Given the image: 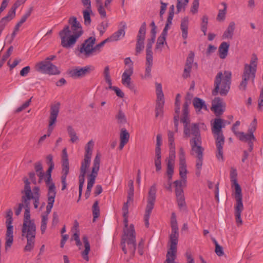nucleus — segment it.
I'll return each instance as SVG.
<instances>
[{
	"mask_svg": "<svg viewBox=\"0 0 263 263\" xmlns=\"http://www.w3.org/2000/svg\"><path fill=\"white\" fill-rule=\"evenodd\" d=\"M154 163L156 171L160 172L161 170V153L155 152Z\"/></svg>",
	"mask_w": 263,
	"mask_h": 263,
	"instance_id": "6e6d98bb",
	"label": "nucleus"
},
{
	"mask_svg": "<svg viewBox=\"0 0 263 263\" xmlns=\"http://www.w3.org/2000/svg\"><path fill=\"white\" fill-rule=\"evenodd\" d=\"M27 244L25 247L24 250L27 252H30L34 247L35 237H27Z\"/></svg>",
	"mask_w": 263,
	"mask_h": 263,
	"instance_id": "4d7b16f0",
	"label": "nucleus"
},
{
	"mask_svg": "<svg viewBox=\"0 0 263 263\" xmlns=\"http://www.w3.org/2000/svg\"><path fill=\"white\" fill-rule=\"evenodd\" d=\"M95 42V37L91 36L89 37L84 42L80 48V53L87 58L96 55V54L94 47Z\"/></svg>",
	"mask_w": 263,
	"mask_h": 263,
	"instance_id": "2eb2a0df",
	"label": "nucleus"
},
{
	"mask_svg": "<svg viewBox=\"0 0 263 263\" xmlns=\"http://www.w3.org/2000/svg\"><path fill=\"white\" fill-rule=\"evenodd\" d=\"M92 157L84 156L81 161L80 174L79 176H85L87 174V190L85 194L86 199L89 197L91 189L95 183L96 179L98 175L100 167L101 155L98 152L93 161L90 171L88 172Z\"/></svg>",
	"mask_w": 263,
	"mask_h": 263,
	"instance_id": "7ed1b4c3",
	"label": "nucleus"
},
{
	"mask_svg": "<svg viewBox=\"0 0 263 263\" xmlns=\"http://www.w3.org/2000/svg\"><path fill=\"white\" fill-rule=\"evenodd\" d=\"M56 191H48V203L46 206V211L42 215L41 224L47 225L48 215L51 211L53 203L55 201Z\"/></svg>",
	"mask_w": 263,
	"mask_h": 263,
	"instance_id": "a211bd4d",
	"label": "nucleus"
},
{
	"mask_svg": "<svg viewBox=\"0 0 263 263\" xmlns=\"http://www.w3.org/2000/svg\"><path fill=\"white\" fill-rule=\"evenodd\" d=\"M108 26V23L107 21H103L98 25L97 29L101 35H102Z\"/></svg>",
	"mask_w": 263,
	"mask_h": 263,
	"instance_id": "338daca9",
	"label": "nucleus"
},
{
	"mask_svg": "<svg viewBox=\"0 0 263 263\" xmlns=\"http://www.w3.org/2000/svg\"><path fill=\"white\" fill-rule=\"evenodd\" d=\"M236 28V23L234 21L230 22L222 34L223 39H232Z\"/></svg>",
	"mask_w": 263,
	"mask_h": 263,
	"instance_id": "c756f323",
	"label": "nucleus"
},
{
	"mask_svg": "<svg viewBox=\"0 0 263 263\" xmlns=\"http://www.w3.org/2000/svg\"><path fill=\"white\" fill-rule=\"evenodd\" d=\"M134 189H129L128 192L127 201L125 203L122 208V216L123 217L124 223V234L122 237L123 242L122 243V250L125 253H127L126 248L127 246L129 252L134 254L136 249V233L133 224L128 225V203L133 201Z\"/></svg>",
	"mask_w": 263,
	"mask_h": 263,
	"instance_id": "f257e3e1",
	"label": "nucleus"
},
{
	"mask_svg": "<svg viewBox=\"0 0 263 263\" xmlns=\"http://www.w3.org/2000/svg\"><path fill=\"white\" fill-rule=\"evenodd\" d=\"M197 159L196 162V172L195 174L197 176L199 177L201 174L203 157H197Z\"/></svg>",
	"mask_w": 263,
	"mask_h": 263,
	"instance_id": "e2e57ef3",
	"label": "nucleus"
},
{
	"mask_svg": "<svg viewBox=\"0 0 263 263\" xmlns=\"http://www.w3.org/2000/svg\"><path fill=\"white\" fill-rule=\"evenodd\" d=\"M193 104L197 114H200L202 110H208V107L204 100L199 98H195L193 100Z\"/></svg>",
	"mask_w": 263,
	"mask_h": 263,
	"instance_id": "c85d7f7f",
	"label": "nucleus"
},
{
	"mask_svg": "<svg viewBox=\"0 0 263 263\" xmlns=\"http://www.w3.org/2000/svg\"><path fill=\"white\" fill-rule=\"evenodd\" d=\"M190 0H177L176 13L185 11Z\"/></svg>",
	"mask_w": 263,
	"mask_h": 263,
	"instance_id": "a18cd8bd",
	"label": "nucleus"
},
{
	"mask_svg": "<svg viewBox=\"0 0 263 263\" xmlns=\"http://www.w3.org/2000/svg\"><path fill=\"white\" fill-rule=\"evenodd\" d=\"M35 169L37 175L39 177L40 181L44 180L45 181L46 175L43 171V166L40 162L37 163L35 165Z\"/></svg>",
	"mask_w": 263,
	"mask_h": 263,
	"instance_id": "8fccbe9b",
	"label": "nucleus"
},
{
	"mask_svg": "<svg viewBox=\"0 0 263 263\" xmlns=\"http://www.w3.org/2000/svg\"><path fill=\"white\" fill-rule=\"evenodd\" d=\"M162 143V135L159 134L156 136V145L155 148V152L161 153V146Z\"/></svg>",
	"mask_w": 263,
	"mask_h": 263,
	"instance_id": "0e129e2a",
	"label": "nucleus"
},
{
	"mask_svg": "<svg viewBox=\"0 0 263 263\" xmlns=\"http://www.w3.org/2000/svg\"><path fill=\"white\" fill-rule=\"evenodd\" d=\"M211 124L212 131L216 140H219L220 139L224 140L221 129L225 126L224 121L220 118H216Z\"/></svg>",
	"mask_w": 263,
	"mask_h": 263,
	"instance_id": "6ab92c4d",
	"label": "nucleus"
},
{
	"mask_svg": "<svg viewBox=\"0 0 263 263\" xmlns=\"http://www.w3.org/2000/svg\"><path fill=\"white\" fill-rule=\"evenodd\" d=\"M200 0H193L190 7V13L193 15L198 13Z\"/></svg>",
	"mask_w": 263,
	"mask_h": 263,
	"instance_id": "bf43d9fd",
	"label": "nucleus"
},
{
	"mask_svg": "<svg viewBox=\"0 0 263 263\" xmlns=\"http://www.w3.org/2000/svg\"><path fill=\"white\" fill-rule=\"evenodd\" d=\"M93 215L94 219L97 218L100 215V209L99 207V202L96 201L93 205Z\"/></svg>",
	"mask_w": 263,
	"mask_h": 263,
	"instance_id": "774afa93",
	"label": "nucleus"
},
{
	"mask_svg": "<svg viewBox=\"0 0 263 263\" xmlns=\"http://www.w3.org/2000/svg\"><path fill=\"white\" fill-rule=\"evenodd\" d=\"M60 106V103L59 102L56 103L51 106L49 122V126L53 127V126L55 123L57 121V118L59 112Z\"/></svg>",
	"mask_w": 263,
	"mask_h": 263,
	"instance_id": "bb28decb",
	"label": "nucleus"
},
{
	"mask_svg": "<svg viewBox=\"0 0 263 263\" xmlns=\"http://www.w3.org/2000/svg\"><path fill=\"white\" fill-rule=\"evenodd\" d=\"M16 16V12L13 11L11 8L8 10L7 14L3 17L4 20L6 21L7 23H9L12 21Z\"/></svg>",
	"mask_w": 263,
	"mask_h": 263,
	"instance_id": "052dcab7",
	"label": "nucleus"
},
{
	"mask_svg": "<svg viewBox=\"0 0 263 263\" xmlns=\"http://www.w3.org/2000/svg\"><path fill=\"white\" fill-rule=\"evenodd\" d=\"M93 70L94 67L90 65L83 67H78L72 69L70 71V74L73 77L79 78L84 76L87 73Z\"/></svg>",
	"mask_w": 263,
	"mask_h": 263,
	"instance_id": "b1692460",
	"label": "nucleus"
},
{
	"mask_svg": "<svg viewBox=\"0 0 263 263\" xmlns=\"http://www.w3.org/2000/svg\"><path fill=\"white\" fill-rule=\"evenodd\" d=\"M226 108V104L219 97L214 98L212 102L211 110L216 116L221 115Z\"/></svg>",
	"mask_w": 263,
	"mask_h": 263,
	"instance_id": "4be33fe9",
	"label": "nucleus"
},
{
	"mask_svg": "<svg viewBox=\"0 0 263 263\" xmlns=\"http://www.w3.org/2000/svg\"><path fill=\"white\" fill-rule=\"evenodd\" d=\"M232 80V72L229 70L219 71L216 75L213 90V95L219 94L226 96L230 91Z\"/></svg>",
	"mask_w": 263,
	"mask_h": 263,
	"instance_id": "20e7f679",
	"label": "nucleus"
},
{
	"mask_svg": "<svg viewBox=\"0 0 263 263\" xmlns=\"http://www.w3.org/2000/svg\"><path fill=\"white\" fill-rule=\"evenodd\" d=\"M124 71L121 75V83L125 87L132 90L133 86L132 81V76L134 74V62L129 57L126 58L124 60Z\"/></svg>",
	"mask_w": 263,
	"mask_h": 263,
	"instance_id": "1a4fd4ad",
	"label": "nucleus"
},
{
	"mask_svg": "<svg viewBox=\"0 0 263 263\" xmlns=\"http://www.w3.org/2000/svg\"><path fill=\"white\" fill-rule=\"evenodd\" d=\"M221 5L222 6L223 8L218 10L216 17L217 21L219 22H222L225 21L228 8L227 5L226 3H222Z\"/></svg>",
	"mask_w": 263,
	"mask_h": 263,
	"instance_id": "e433bc0d",
	"label": "nucleus"
},
{
	"mask_svg": "<svg viewBox=\"0 0 263 263\" xmlns=\"http://www.w3.org/2000/svg\"><path fill=\"white\" fill-rule=\"evenodd\" d=\"M22 235L26 238L35 237L36 235V227L33 220L30 219V209L28 205L25 207Z\"/></svg>",
	"mask_w": 263,
	"mask_h": 263,
	"instance_id": "9d476101",
	"label": "nucleus"
},
{
	"mask_svg": "<svg viewBox=\"0 0 263 263\" xmlns=\"http://www.w3.org/2000/svg\"><path fill=\"white\" fill-rule=\"evenodd\" d=\"M82 14L84 18V23L86 26H89L91 23V15L93 14L92 9H83Z\"/></svg>",
	"mask_w": 263,
	"mask_h": 263,
	"instance_id": "37998d69",
	"label": "nucleus"
},
{
	"mask_svg": "<svg viewBox=\"0 0 263 263\" xmlns=\"http://www.w3.org/2000/svg\"><path fill=\"white\" fill-rule=\"evenodd\" d=\"M171 223L172 232L170 235V247L166 254V261L167 263H178L175 261L179 233L176 216L174 213L172 214Z\"/></svg>",
	"mask_w": 263,
	"mask_h": 263,
	"instance_id": "39448f33",
	"label": "nucleus"
},
{
	"mask_svg": "<svg viewBox=\"0 0 263 263\" xmlns=\"http://www.w3.org/2000/svg\"><path fill=\"white\" fill-rule=\"evenodd\" d=\"M95 147V141L90 140L84 146V156L92 157L93 148Z\"/></svg>",
	"mask_w": 263,
	"mask_h": 263,
	"instance_id": "58836bf2",
	"label": "nucleus"
},
{
	"mask_svg": "<svg viewBox=\"0 0 263 263\" xmlns=\"http://www.w3.org/2000/svg\"><path fill=\"white\" fill-rule=\"evenodd\" d=\"M201 22L200 24L201 30L203 32V34H206L208 30V25L209 23V17L207 15H203L201 18Z\"/></svg>",
	"mask_w": 263,
	"mask_h": 263,
	"instance_id": "864d4df0",
	"label": "nucleus"
},
{
	"mask_svg": "<svg viewBox=\"0 0 263 263\" xmlns=\"http://www.w3.org/2000/svg\"><path fill=\"white\" fill-rule=\"evenodd\" d=\"M62 167L63 173L61 177V181L62 184V190H64L66 188V178L69 170L68 156L66 148L62 150Z\"/></svg>",
	"mask_w": 263,
	"mask_h": 263,
	"instance_id": "4468645a",
	"label": "nucleus"
},
{
	"mask_svg": "<svg viewBox=\"0 0 263 263\" xmlns=\"http://www.w3.org/2000/svg\"><path fill=\"white\" fill-rule=\"evenodd\" d=\"M130 135L128 131L124 128H122L120 134L119 148L122 149L129 141Z\"/></svg>",
	"mask_w": 263,
	"mask_h": 263,
	"instance_id": "473e14b6",
	"label": "nucleus"
},
{
	"mask_svg": "<svg viewBox=\"0 0 263 263\" xmlns=\"http://www.w3.org/2000/svg\"><path fill=\"white\" fill-rule=\"evenodd\" d=\"M95 3L97 8V11L102 18H105L107 17V14L105 10V2L103 3L102 0H95Z\"/></svg>",
	"mask_w": 263,
	"mask_h": 263,
	"instance_id": "72a5a7b5",
	"label": "nucleus"
},
{
	"mask_svg": "<svg viewBox=\"0 0 263 263\" xmlns=\"http://www.w3.org/2000/svg\"><path fill=\"white\" fill-rule=\"evenodd\" d=\"M107 89L114 91L117 96L120 98H123L124 97L125 95L123 91L117 86H114L112 85H111L107 87Z\"/></svg>",
	"mask_w": 263,
	"mask_h": 263,
	"instance_id": "680f3d73",
	"label": "nucleus"
},
{
	"mask_svg": "<svg viewBox=\"0 0 263 263\" xmlns=\"http://www.w3.org/2000/svg\"><path fill=\"white\" fill-rule=\"evenodd\" d=\"M116 119L119 124H125L127 122V119L125 114L122 110H120L116 116Z\"/></svg>",
	"mask_w": 263,
	"mask_h": 263,
	"instance_id": "5fc2aeb1",
	"label": "nucleus"
},
{
	"mask_svg": "<svg viewBox=\"0 0 263 263\" xmlns=\"http://www.w3.org/2000/svg\"><path fill=\"white\" fill-rule=\"evenodd\" d=\"M190 24V20L188 16H185L182 17L180 22V30L181 33V36L184 41L183 43L186 44V39L188 37L189 34V26Z\"/></svg>",
	"mask_w": 263,
	"mask_h": 263,
	"instance_id": "393cba45",
	"label": "nucleus"
},
{
	"mask_svg": "<svg viewBox=\"0 0 263 263\" xmlns=\"http://www.w3.org/2000/svg\"><path fill=\"white\" fill-rule=\"evenodd\" d=\"M187 178L177 180L174 182L175 187V194L178 206L180 209H184L186 206L183 186L186 185Z\"/></svg>",
	"mask_w": 263,
	"mask_h": 263,
	"instance_id": "9b49d317",
	"label": "nucleus"
},
{
	"mask_svg": "<svg viewBox=\"0 0 263 263\" xmlns=\"http://www.w3.org/2000/svg\"><path fill=\"white\" fill-rule=\"evenodd\" d=\"M25 187L24 193L25 195V196L23 197V199L24 202L28 206L29 201L31 199L32 195H33V192H31V189L30 186V183L28 179H26L24 181Z\"/></svg>",
	"mask_w": 263,
	"mask_h": 263,
	"instance_id": "7c9ffc66",
	"label": "nucleus"
},
{
	"mask_svg": "<svg viewBox=\"0 0 263 263\" xmlns=\"http://www.w3.org/2000/svg\"><path fill=\"white\" fill-rule=\"evenodd\" d=\"M12 216V211L11 209L7 210L5 221L6 230L5 237V249L6 251L11 248L14 241V226Z\"/></svg>",
	"mask_w": 263,
	"mask_h": 263,
	"instance_id": "0eeeda50",
	"label": "nucleus"
},
{
	"mask_svg": "<svg viewBox=\"0 0 263 263\" xmlns=\"http://www.w3.org/2000/svg\"><path fill=\"white\" fill-rule=\"evenodd\" d=\"M73 235L72 236V239L76 241L77 246L79 247V249H81V242L80 239V232L78 228V223L76 222L72 229Z\"/></svg>",
	"mask_w": 263,
	"mask_h": 263,
	"instance_id": "ea45409f",
	"label": "nucleus"
},
{
	"mask_svg": "<svg viewBox=\"0 0 263 263\" xmlns=\"http://www.w3.org/2000/svg\"><path fill=\"white\" fill-rule=\"evenodd\" d=\"M191 153L197 157H203V148L201 146V139L199 138H192L190 140Z\"/></svg>",
	"mask_w": 263,
	"mask_h": 263,
	"instance_id": "412c9836",
	"label": "nucleus"
},
{
	"mask_svg": "<svg viewBox=\"0 0 263 263\" xmlns=\"http://www.w3.org/2000/svg\"><path fill=\"white\" fill-rule=\"evenodd\" d=\"M67 132L70 137V141L71 142L74 143L79 141V137L71 126H68L67 127Z\"/></svg>",
	"mask_w": 263,
	"mask_h": 263,
	"instance_id": "de8ad7c7",
	"label": "nucleus"
},
{
	"mask_svg": "<svg viewBox=\"0 0 263 263\" xmlns=\"http://www.w3.org/2000/svg\"><path fill=\"white\" fill-rule=\"evenodd\" d=\"M257 62V58L254 57L251 59L249 64H245L242 76V81L239 85L240 89L245 90L247 86L248 81L254 79L256 71Z\"/></svg>",
	"mask_w": 263,
	"mask_h": 263,
	"instance_id": "6e6552de",
	"label": "nucleus"
},
{
	"mask_svg": "<svg viewBox=\"0 0 263 263\" xmlns=\"http://www.w3.org/2000/svg\"><path fill=\"white\" fill-rule=\"evenodd\" d=\"M155 41V39L154 38H150L147 40V42L146 44V59H148L149 57L151 59H153V52H152V47Z\"/></svg>",
	"mask_w": 263,
	"mask_h": 263,
	"instance_id": "09e8293b",
	"label": "nucleus"
},
{
	"mask_svg": "<svg viewBox=\"0 0 263 263\" xmlns=\"http://www.w3.org/2000/svg\"><path fill=\"white\" fill-rule=\"evenodd\" d=\"M153 64V59L148 58L146 59V66L144 74L141 76V79L147 80L152 78V68Z\"/></svg>",
	"mask_w": 263,
	"mask_h": 263,
	"instance_id": "2f4dec72",
	"label": "nucleus"
},
{
	"mask_svg": "<svg viewBox=\"0 0 263 263\" xmlns=\"http://www.w3.org/2000/svg\"><path fill=\"white\" fill-rule=\"evenodd\" d=\"M36 69L42 73L51 75L60 73V71L55 65L50 61H43L37 63L35 65Z\"/></svg>",
	"mask_w": 263,
	"mask_h": 263,
	"instance_id": "ddd939ff",
	"label": "nucleus"
},
{
	"mask_svg": "<svg viewBox=\"0 0 263 263\" xmlns=\"http://www.w3.org/2000/svg\"><path fill=\"white\" fill-rule=\"evenodd\" d=\"M155 85L157 96L156 106L155 109L156 116L157 117H162L163 112V107L165 102L162 86L161 83L158 82H156Z\"/></svg>",
	"mask_w": 263,
	"mask_h": 263,
	"instance_id": "f8f14e48",
	"label": "nucleus"
},
{
	"mask_svg": "<svg viewBox=\"0 0 263 263\" xmlns=\"http://www.w3.org/2000/svg\"><path fill=\"white\" fill-rule=\"evenodd\" d=\"M79 199L78 200V202L79 201L81 197L82 194V191H83V187L85 182V176H79Z\"/></svg>",
	"mask_w": 263,
	"mask_h": 263,
	"instance_id": "69168bd1",
	"label": "nucleus"
},
{
	"mask_svg": "<svg viewBox=\"0 0 263 263\" xmlns=\"http://www.w3.org/2000/svg\"><path fill=\"white\" fill-rule=\"evenodd\" d=\"M216 141V147L217 149V153L216 154V157L219 161H223V145L224 144V140L220 139Z\"/></svg>",
	"mask_w": 263,
	"mask_h": 263,
	"instance_id": "c03bdc74",
	"label": "nucleus"
},
{
	"mask_svg": "<svg viewBox=\"0 0 263 263\" xmlns=\"http://www.w3.org/2000/svg\"><path fill=\"white\" fill-rule=\"evenodd\" d=\"M103 77L104 80L107 84L108 87L112 84V79L110 76L109 67L108 66H106L104 68L103 72Z\"/></svg>",
	"mask_w": 263,
	"mask_h": 263,
	"instance_id": "603ef678",
	"label": "nucleus"
},
{
	"mask_svg": "<svg viewBox=\"0 0 263 263\" xmlns=\"http://www.w3.org/2000/svg\"><path fill=\"white\" fill-rule=\"evenodd\" d=\"M168 145L169 149H176V144L175 143L174 133L173 132H168Z\"/></svg>",
	"mask_w": 263,
	"mask_h": 263,
	"instance_id": "13d9d810",
	"label": "nucleus"
},
{
	"mask_svg": "<svg viewBox=\"0 0 263 263\" xmlns=\"http://www.w3.org/2000/svg\"><path fill=\"white\" fill-rule=\"evenodd\" d=\"M40 189L38 187H35L33 189V195H32L31 199L33 200V205L35 209L39 208L40 201Z\"/></svg>",
	"mask_w": 263,
	"mask_h": 263,
	"instance_id": "3c124183",
	"label": "nucleus"
},
{
	"mask_svg": "<svg viewBox=\"0 0 263 263\" xmlns=\"http://www.w3.org/2000/svg\"><path fill=\"white\" fill-rule=\"evenodd\" d=\"M146 30V25L145 23H143L140 26L137 37V41L144 42L145 39Z\"/></svg>",
	"mask_w": 263,
	"mask_h": 263,
	"instance_id": "49530a36",
	"label": "nucleus"
},
{
	"mask_svg": "<svg viewBox=\"0 0 263 263\" xmlns=\"http://www.w3.org/2000/svg\"><path fill=\"white\" fill-rule=\"evenodd\" d=\"M32 11V8H30L21 17L20 20L16 24L13 31L12 33L13 37H15L18 31H19L20 27L22 24L25 23L27 18L30 16Z\"/></svg>",
	"mask_w": 263,
	"mask_h": 263,
	"instance_id": "a878e982",
	"label": "nucleus"
},
{
	"mask_svg": "<svg viewBox=\"0 0 263 263\" xmlns=\"http://www.w3.org/2000/svg\"><path fill=\"white\" fill-rule=\"evenodd\" d=\"M48 160L49 168L46 172L45 182L48 187V191H55V187L54 183L53 182L51 178V172L54 168V164L52 161V156L49 155L47 157Z\"/></svg>",
	"mask_w": 263,
	"mask_h": 263,
	"instance_id": "aec40b11",
	"label": "nucleus"
},
{
	"mask_svg": "<svg viewBox=\"0 0 263 263\" xmlns=\"http://www.w3.org/2000/svg\"><path fill=\"white\" fill-rule=\"evenodd\" d=\"M236 137L241 141L245 142H251L255 139L253 134H245L243 132L236 133Z\"/></svg>",
	"mask_w": 263,
	"mask_h": 263,
	"instance_id": "79ce46f5",
	"label": "nucleus"
},
{
	"mask_svg": "<svg viewBox=\"0 0 263 263\" xmlns=\"http://www.w3.org/2000/svg\"><path fill=\"white\" fill-rule=\"evenodd\" d=\"M235 198L236 199L235 213L241 214L243 210L242 191H235Z\"/></svg>",
	"mask_w": 263,
	"mask_h": 263,
	"instance_id": "cd10ccee",
	"label": "nucleus"
},
{
	"mask_svg": "<svg viewBox=\"0 0 263 263\" xmlns=\"http://www.w3.org/2000/svg\"><path fill=\"white\" fill-rule=\"evenodd\" d=\"M166 45V37L160 35L156 42L155 51L156 52H162L164 46Z\"/></svg>",
	"mask_w": 263,
	"mask_h": 263,
	"instance_id": "a19ab883",
	"label": "nucleus"
},
{
	"mask_svg": "<svg viewBox=\"0 0 263 263\" xmlns=\"http://www.w3.org/2000/svg\"><path fill=\"white\" fill-rule=\"evenodd\" d=\"M83 241L85 249L81 252V255L83 258L88 261L89 260L88 254L90 250V244L86 236L83 237Z\"/></svg>",
	"mask_w": 263,
	"mask_h": 263,
	"instance_id": "4c0bfd02",
	"label": "nucleus"
},
{
	"mask_svg": "<svg viewBox=\"0 0 263 263\" xmlns=\"http://www.w3.org/2000/svg\"><path fill=\"white\" fill-rule=\"evenodd\" d=\"M179 172L181 179L187 178L188 171L186 161L185 153L183 147H181L179 149Z\"/></svg>",
	"mask_w": 263,
	"mask_h": 263,
	"instance_id": "f3484780",
	"label": "nucleus"
},
{
	"mask_svg": "<svg viewBox=\"0 0 263 263\" xmlns=\"http://www.w3.org/2000/svg\"><path fill=\"white\" fill-rule=\"evenodd\" d=\"M189 112V104L187 102H185L183 104V113L181 118V122L183 124L184 126V134L187 137L193 135L194 136L193 138H201L199 125L198 124L193 123L189 126H188L190 123Z\"/></svg>",
	"mask_w": 263,
	"mask_h": 263,
	"instance_id": "423d86ee",
	"label": "nucleus"
},
{
	"mask_svg": "<svg viewBox=\"0 0 263 263\" xmlns=\"http://www.w3.org/2000/svg\"><path fill=\"white\" fill-rule=\"evenodd\" d=\"M237 172L236 169L231 168L230 173L231 181L232 186L234 187L235 191H241V189L237 182Z\"/></svg>",
	"mask_w": 263,
	"mask_h": 263,
	"instance_id": "c9c22d12",
	"label": "nucleus"
},
{
	"mask_svg": "<svg viewBox=\"0 0 263 263\" xmlns=\"http://www.w3.org/2000/svg\"><path fill=\"white\" fill-rule=\"evenodd\" d=\"M120 28L114 32L108 39L110 42H116L123 38L125 34L126 24L124 22H121L120 24Z\"/></svg>",
	"mask_w": 263,
	"mask_h": 263,
	"instance_id": "5701e85b",
	"label": "nucleus"
},
{
	"mask_svg": "<svg viewBox=\"0 0 263 263\" xmlns=\"http://www.w3.org/2000/svg\"><path fill=\"white\" fill-rule=\"evenodd\" d=\"M229 47L230 44L227 42H224L221 43L218 48L219 56L220 59H224L227 58Z\"/></svg>",
	"mask_w": 263,
	"mask_h": 263,
	"instance_id": "f704fd0d",
	"label": "nucleus"
},
{
	"mask_svg": "<svg viewBox=\"0 0 263 263\" xmlns=\"http://www.w3.org/2000/svg\"><path fill=\"white\" fill-rule=\"evenodd\" d=\"M68 23L70 26H65L59 33L61 46L67 49L73 48L83 34L82 26L76 16L70 17Z\"/></svg>",
	"mask_w": 263,
	"mask_h": 263,
	"instance_id": "f03ea898",
	"label": "nucleus"
},
{
	"mask_svg": "<svg viewBox=\"0 0 263 263\" xmlns=\"http://www.w3.org/2000/svg\"><path fill=\"white\" fill-rule=\"evenodd\" d=\"M157 187L155 184L152 185L148 191L147 204L144 216H150L156 198Z\"/></svg>",
	"mask_w": 263,
	"mask_h": 263,
	"instance_id": "dca6fc26",
	"label": "nucleus"
}]
</instances>
